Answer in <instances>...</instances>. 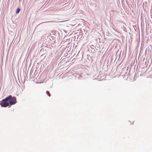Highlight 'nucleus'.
<instances>
[{"instance_id": "f257e3e1", "label": "nucleus", "mask_w": 152, "mask_h": 152, "mask_svg": "<svg viewBox=\"0 0 152 152\" xmlns=\"http://www.w3.org/2000/svg\"><path fill=\"white\" fill-rule=\"evenodd\" d=\"M11 97V96H9L6 97L5 99H2V100L0 102V105L1 107H6L10 105L9 102H8V101H9Z\"/></svg>"}, {"instance_id": "423d86ee", "label": "nucleus", "mask_w": 152, "mask_h": 152, "mask_svg": "<svg viewBox=\"0 0 152 152\" xmlns=\"http://www.w3.org/2000/svg\"><path fill=\"white\" fill-rule=\"evenodd\" d=\"M112 28L113 30L116 31V30L114 29V28L113 27H112Z\"/></svg>"}, {"instance_id": "f03ea898", "label": "nucleus", "mask_w": 152, "mask_h": 152, "mask_svg": "<svg viewBox=\"0 0 152 152\" xmlns=\"http://www.w3.org/2000/svg\"><path fill=\"white\" fill-rule=\"evenodd\" d=\"M11 97L8 101L9 105H12L15 104L17 103L16 98L15 96L12 97L11 95H9Z\"/></svg>"}, {"instance_id": "39448f33", "label": "nucleus", "mask_w": 152, "mask_h": 152, "mask_svg": "<svg viewBox=\"0 0 152 152\" xmlns=\"http://www.w3.org/2000/svg\"><path fill=\"white\" fill-rule=\"evenodd\" d=\"M95 50H94V49H91V51L92 52H92H93V53L94 52V51Z\"/></svg>"}, {"instance_id": "7ed1b4c3", "label": "nucleus", "mask_w": 152, "mask_h": 152, "mask_svg": "<svg viewBox=\"0 0 152 152\" xmlns=\"http://www.w3.org/2000/svg\"><path fill=\"white\" fill-rule=\"evenodd\" d=\"M20 8H18L16 11V14L18 13L20 11Z\"/></svg>"}, {"instance_id": "20e7f679", "label": "nucleus", "mask_w": 152, "mask_h": 152, "mask_svg": "<svg viewBox=\"0 0 152 152\" xmlns=\"http://www.w3.org/2000/svg\"><path fill=\"white\" fill-rule=\"evenodd\" d=\"M46 93L50 97V94L48 91H47Z\"/></svg>"}]
</instances>
